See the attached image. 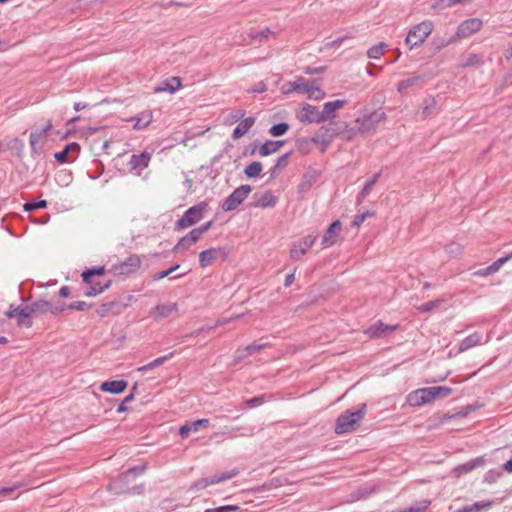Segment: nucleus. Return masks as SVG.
Segmentation results:
<instances>
[{"mask_svg": "<svg viewBox=\"0 0 512 512\" xmlns=\"http://www.w3.org/2000/svg\"><path fill=\"white\" fill-rule=\"evenodd\" d=\"M193 244H195L194 242H192V240L189 238V236L186 234L185 236L181 237L179 239V241L177 242V244L172 248V252L174 253H178L179 251H182V250H187L189 249Z\"/></svg>", "mask_w": 512, "mask_h": 512, "instance_id": "45", "label": "nucleus"}, {"mask_svg": "<svg viewBox=\"0 0 512 512\" xmlns=\"http://www.w3.org/2000/svg\"><path fill=\"white\" fill-rule=\"evenodd\" d=\"M207 208L208 203L206 201H202L188 208L176 221L175 230H183L198 223L203 218V213Z\"/></svg>", "mask_w": 512, "mask_h": 512, "instance_id": "4", "label": "nucleus"}, {"mask_svg": "<svg viewBox=\"0 0 512 512\" xmlns=\"http://www.w3.org/2000/svg\"><path fill=\"white\" fill-rule=\"evenodd\" d=\"M238 474H239V470L235 468V469H232L231 471L222 472L220 474H216L211 477L200 478L191 484L190 490L199 491V490L205 489L209 485H214V484H218L220 482L229 480V479L237 476Z\"/></svg>", "mask_w": 512, "mask_h": 512, "instance_id": "10", "label": "nucleus"}, {"mask_svg": "<svg viewBox=\"0 0 512 512\" xmlns=\"http://www.w3.org/2000/svg\"><path fill=\"white\" fill-rule=\"evenodd\" d=\"M381 173H375L369 180L366 181L364 184L362 190L359 192L357 196V202L360 203L366 196L369 195L370 191L372 190L373 186L377 183Z\"/></svg>", "mask_w": 512, "mask_h": 512, "instance_id": "34", "label": "nucleus"}, {"mask_svg": "<svg viewBox=\"0 0 512 512\" xmlns=\"http://www.w3.org/2000/svg\"><path fill=\"white\" fill-rule=\"evenodd\" d=\"M316 236L307 235L295 242L290 250V257L293 260H299L315 243Z\"/></svg>", "mask_w": 512, "mask_h": 512, "instance_id": "16", "label": "nucleus"}, {"mask_svg": "<svg viewBox=\"0 0 512 512\" xmlns=\"http://www.w3.org/2000/svg\"><path fill=\"white\" fill-rule=\"evenodd\" d=\"M452 392L453 389L447 386L420 388L408 394L407 402L412 407H419L436 398H445Z\"/></svg>", "mask_w": 512, "mask_h": 512, "instance_id": "2", "label": "nucleus"}, {"mask_svg": "<svg viewBox=\"0 0 512 512\" xmlns=\"http://www.w3.org/2000/svg\"><path fill=\"white\" fill-rule=\"evenodd\" d=\"M502 476V472L500 470L491 469L487 471L484 475V482L488 484L495 483Z\"/></svg>", "mask_w": 512, "mask_h": 512, "instance_id": "52", "label": "nucleus"}, {"mask_svg": "<svg viewBox=\"0 0 512 512\" xmlns=\"http://www.w3.org/2000/svg\"><path fill=\"white\" fill-rule=\"evenodd\" d=\"M179 268H180V264L175 263L174 265H172V266H171V267H169L168 269L155 273V274L152 276V279H153L154 281L161 280V279H163V278H165V277H168V276H169V275H171L173 272L177 271Z\"/></svg>", "mask_w": 512, "mask_h": 512, "instance_id": "50", "label": "nucleus"}, {"mask_svg": "<svg viewBox=\"0 0 512 512\" xmlns=\"http://www.w3.org/2000/svg\"><path fill=\"white\" fill-rule=\"evenodd\" d=\"M284 142V140H267L260 146L259 154L263 157L269 156L277 152L284 145Z\"/></svg>", "mask_w": 512, "mask_h": 512, "instance_id": "31", "label": "nucleus"}, {"mask_svg": "<svg viewBox=\"0 0 512 512\" xmlns=\"http://www.w3.org/2000/svg\"><path fill=\"white\" fill-rule=\"evenodd\" d=\"M105 272V266H93L87 268L81 273L82 281L86 284H92L93 277L102 276Z\"/></svg>", "mask_w": 512, "mask_h": 512, "instance_id": "32", "label": "nucleus"}, {"mask_svg": "<svg viewBox=\"0 0 512 512\" xmlns=\"http://www.w3.org/2000/svg\"><path fill=\"white\" fill-rule=\"evenodd\" d=\"M69 309L76 311H86L92 307V304L86 303L85 301H74L69 304Z\"/></svg>", "mask_w": 512, "mask_h": 512, "instance_id": "59", "label": "nucleus"}, {"mask_svg": "<svg viewBox=\"0 0 512 512\" xmlns=\"http://www.w3.org/2000/svg\"><path fill=\"white\" fill-rule=\"evenodd\" d=\"M342 223L340 220L331 222L322 237V245L329 247L336 243V236L340 232Z\"/></svg>", "mask_w": 512, "mask_h": 512, "instance_id": "22", "label": "nucleus"}, {"mask_svg": "<svg viewBox=\"0 0 512 512\" xmlns=\"http://www.w3.org/2000/svg\"><path fill=\"white\" fill-rule=\"evenodd\" d=\"M483 26V22L479 18H469L462 21L456 30L455 36L450 38L445 45L451 44L456 39L468 38L474 33L478 32Z\"/></svg>", "mask_w": 512, "mask_h": 512, "instance_id": "9", "label": "nucleus"}, {"mask_svg": "<svg viewBox=\"0 0 512 512\" xmlns=\"http://www.w3.org/2000/svg\"><path fill=\"white\" fill-rule=\"evenodd\" d=\"M266 401V396L262 394L245 400V404L249 407H256L264 404Z\"/></svg>", "mask_w": 512, "mask_h": 512, "instance_id": "56", "label": "nucleus"}, {"mask_svg": "<svg viewBox=\"0 0 512 512\" xmlns=\"http://www.w3.org/2000/svg\"><path fill=\"white\" fill-rule=\"evenodd\" d=\"M135 121L133 128L136 130H141L146 128L152 121V113L150 111L142 112L133 118Z\"/></svg>", "mask_w": 512, "mask_h": 512, "instance_id": "35", "label": "nucleus"}, {"mask_svg": "<svg viewBox=\"0 0 512 512\" xmlns=\"http://www.w3.org/2000/svg\"><path fill=\"white\" fill-rule=\"evenodd\" d=\"M297 119L301 123H324L323 115L316 106L304 103L301 106L300 112L297 114Z\"/></svg>", "mask_w": 512, "mask_h": 512, "instance_id": "13", "label": "nucleus"}, {"mask_svg": "<svg viewBox=\"0 0 512 512\" xmlns=\"http://www.w3.org/2000/svg\"><path fill=\"white\" fill-rule=\"evenodd\" d=\"M254 123H255V118L252 116L241 120L238 123V125L234 128V130L232 132V138L234 140H237V139H240L241 137H243L249 131V129L254 125Z\"/></svg>", "mask_w": 512, "mask_h": 512, "instance_id": "28", "label": "nucleus"}, {"mask_svg": "<svg viewBox=\"0 0 512 512\" xmlns=\"http://www.w3.org/2000/svg\"><path fill=\"white\" fill-rule=\"evenodd\" d=\"M321 176V172L312 168H309L301 178V182L298 185V193H307L313 185L318 181Z\"/></svg>", "mask_w": 512, "mask_h": 512, "instance_id": "18", "label": "nucleus"}, {"mask_svg": "<svg viewBox=\"0 0 512 512\" xmlns=\"http://www.w3.org/2000/svg\"><path fill=\"white\" fill-rule=\"evenodd\" d=\"M291 155H292V151H289V152L283 154L282 156H280L275 163L276 168H279L280 170L286 168L289 164V158Z\"/></svg>", "mask_w": 512, "mask_h": 512, "instance_id": "60", "label": "nucleus"}, {"mask_svg": "<svg viewBox=\"0 0 512 512\" xmlns=\"http://www.w3.org/2000/svg\"><path fill=\"white\" fill-rule=\"evenodd\" d=\"M53 128V124L51 120H48L46 125L43 126L41 129H37L35 131H32L30 134H35L36 140H40L42 137H44L49 131H51Z\"/></svg>", "mask_w": 512, "mask_h": 512, "instance_id": "55", "label": "nucleus"}, {"mask_svg": "<svg viewBox=\"0 0 512 512\" xmlns=\"http://www.w3.org/2000/svg\"><path fill=\"white\" fill-rule=\"evenodd\" d=\"M271 34H272V31L269 28H265L261 31L256 32L255 34H253L252 38L256 39L260 42H263V41H266Z\"/></svg>", "mask_w": 512, "mask_h": 512, "instance_id": "61", "label": "nucleus"}, {"mask_svg": "<svg viewBox=\"0 0 512 512\" xmlns=\"http://www.w3.org/2000/svg\"><path fill=\"white\" fill-rule=\"evenodd\" d=\"M282 94L287 95L292 92H296L299 94H305L308 92V87L306 86V79L302 76H299L295 79V81H289L283 84L280 88Z\"/></svg>", "mask_w": 512, "mask_h": 512, "instance_id": "19", "label": "nucleus"}, {"mask_svg": "<svg viewBox=\"0 0 512 512\" xmlns=\"http://www.w3.org/2000/svg\"><path fill=\"white\" fill-rule=\"evenodd\" d=\"M181 87V78L180 77H170L163 80L157 87H155V92H169L171 94L175 93Z\"/></svg>", "mask_w": 512, "mask_h": 512, "instance_id": "26", "label": "nucleus"}, {"mask_svg": "<svg viewBox=\"0 0 512 512\" xmlns=\"http://www.w3.org/2000/svg\"><path fill=\"white\" fill-rule=\"evenodd\" d=\"M399 328V324L394 325H388L383 323L381 320H378L371 326H369L364 333L370 338V339H380L385 338L388 335H390L392 332L397 330Z\"/></svg>", "mask_w": 512, "mask_h": 512, "instance_id": "12", "label": "nucleus"}, {"mask_svg": "<svg viewBox=\"0 0 512 512\" xmlns=\"http://www.w3.org/2000/svg\"><path fill=\"white\" fill-rule=\"evenodd\" d=\"M132 299V296H127L124 299H114L112 301H108L102 303L96 310V313L99 317L104 318L108 316H116L125 311V309L129 306V303Z\"/></svg>", "mask_w": 512, "mask_h": 512, "instance_id": "6", "label": "nucleus"}, {"mask_svg": "<svg viewBox=\"0 0 512 512\" xmlns=\"http://www.w3.org/2000/svg\"><path fill=\"white\" fill-rule=\"evenodd\" d=\"M47 206V200H31L24 203L23 208L26 212H32L37 209H45Z\"/></svg>", "mask_w": 512, "mask_h": 512, "instance_id": "44", "label": "nucleus"}, {"mask_svg": "<svg viewBox=\"0 0 512 512\" xmlns=\"http://www.w3.org/2000/svg\"><path fill=\"white\" fill-rule=\"evenodd\" d=\"M5 315L8 318H16L18 326L26 328H31L33 326V322L31 320L33 314L30 305H10L9 310L5 312Z\"/></svg>", "mask_w": 512, "mask_h": 512, "instance_id": "11", "label": "nucleus"}, {"mask_svg": "<svg viewBox=\"0 0 512 512\" xmlns=\"http://www.w3.org/2000/svg\"><path fill=\"white\" fill-rule=\"evenodd\" d=\"M80 151V144L77 142H71L66 144L61 151L55 152L54 158L60 164L73 162L78 157Z\"/></svg>", "mask_w": 512, "mask_h": 512, "instance_id": "14", "label": "nucleus"}, {"mask_svg": "<svg viewBox=\"0 0 512 512\" xmlns=\"http://www.w3.org/2000/svg\"><path fill=\"white\" fill-rule=\"evenodd\" d=\"M333 123H330L328 125H324L320 128L321 135H317L311 139L314 143L322 142L325 147L329 144L330 139L337 135L333 128Z\"/></svg>", "mask_w": 512, "mask_h": 512, "instance_id": "29", "label": "nucleus"}, {"mask_svg": "<svg viewBox=\"0 0 512 512\" xmlns=\"http://www.w3.org/2000/svg\"><path fill=\"white\" fill-rule=\"evenodd\" d=\"M422 79L423 77L421 75H414L406 78L398 83L397 91L399 93H404L408 88L419 85Z\"/></svg>", "mask_w": 512, "mask_h": 512, "instance_id": "36", "label": "nucleus"}, {"mask_svg": "<svg viewBox=\"0 0 512 512\" xmlns=\"http://www.w3.org/2000/svg\"><path fill=\"white\" fill-rule=\"evenodd\" d=\"M267 346L266 343H257V342H254L252 344H249L247 345L245 348H246V352L249 354V356L253 355L254 353L262 350L263 348H265Z\"/></svg>", "mask_w": 512, "mask_h": 512, "instance_id": "62", "label": "nucleus"}, {"mask_svg": "<svg viewBox=\"0 0 512 512\" xmlns=\"http://www.w3.org/2000/svg\"><path fill=\"white\" fill-rule=\"evenodd\" d=\"M434 28L433 22L425 20L415 26H413L405 39V44L409 46V49L420 46L432 33Z\"/></svg>", "mask_w": 512, "mask_h": 512, "instance_id": "3", "label": "nucleus"}, {"mask_svg": "<svg viewBox=\"0 0 512 512\" xmlns=\"http://www.w3.org/2000/svg\"><path fill=\"white\" fill-rule=\"evenodd\" d=\"M296 145H297V149L301 153L306 154L309 152L310 141L308 139H306V138L299 139V140H297Z\"/></svg>", "mask_w": 512, "mask_h": 512, "instance_id": "64", "label": "nucleus"}, {"mask_svg": "<svg viewBox=\"0 0 512 512\" xmlns=\"http://www.w3.org/2000/svg\"><path fill=\"white\" fill-rule=\"evenodd\" d=\"M174 354H175V352H171V353H169L167 355L160 356V357L154 359L153 361L149 362L148 364L139 367L138 371L146 372L148 370H151V369H154L156 367H159L162 364H164L167 360L171 359L174 356Z\"/></svg>", "mask_w": 512, "mask_h": 512, "instance_id": "38", "label": "nucleus"}, {"mask_svg": "<svg viewBox=\"0 0 512 512\" xmlns=\"http://www.w3.org/2000/svg\"><path fill=\"white\" fill-rule=\"evenodd\" d=\"M190 425H191L192 431L197 432L201 428L209 427L210 421H209V419L203 418V419H198V420L191 422Z\"/></svg>", "mask_w": 512, "mask_h": 512, "instance_id": "58", "label": "nucleus"}, {"mask_svg": "<svg viewBox=\"0 0 512 512\" xmlns=\"http://www.w3.org/2000/svg\"><path fill=\"white\" fill-rule=\"evenodd\" d=\"M157 312L155 320L167 318L178 312L177 303H159L153 308Z\"/></svg>", "mask_w": 512, "mask_h": 512, "instance_id": "27", "label": "nucleus"}, {"mask_svg": "<svg viewBox=\"0 0 512 512\" xmlns=\"http://www.w3.org/2000/svg\"><path fill=\"white\" fill-rule=\"evenodd\" d=\"M240 509L238 505H223L216 508H208L204 512H237Z\"/></svg>", "mask_w": 512, "mask_h": 512, "instance_id": "53", "label": "nucleus"}, {"mask_svg": "<svg viewBox=\"0 0 512 512\" xmlns=\"http://www.w3.org/2000/svg\"><path fill=\"white\" fill-rule=\"evenodd\" d=\"M456 4H461L460 0H437L434 4H433V8L434 9H446V8H449V7H452Z\"/></svg>", "mask_w": 512, "mask_h": 512, "instance_id": "54", "label": "nucleus"}, {"mask_svg": "<svg viewBox=\"0 0 512 512\" xmlns=\"http://www.w3.org/2000/svg\"><path fill=\"white\" fill-rule=\"evenodd\" d=\"M484 464H485V459H484V457L481 456V457L474 458L462 465H459L458 467L455 468V471L459 474L468 473V472L474 470L475 468L480 467Z\"/></svg>", "mask_w": 512, "mask_h": 512, "instance_id": "33", "label": "nucleus"}, {"mask_svg": "<svg viewBox=\"0 0 512 512\" xmlns=\"http://www.w3.org/2000/svg\"><path fill=\"white\" fill-rule=\"evenodd\" d=\"M151 157L152 154L147 151H143L139 154H133L128 162L130 171H142L143 169L147 168L150 163Z\"/></svg>", "mask_w": 512, "mask_h": 512, "instance_id": "20", "label": "nucleus"}, {"mask_svg": "<svg viewBox=\"0 0 512 512\" xmlns=\"http://www.w3.org/2000/svg\"><path fill=\"white\" fill-rule=\"evenodd\" d=\"M142 264L141 256L131 254L124 261L113 264L110 272L116 276H126L137 272Z\"/></svg>", "mask_w": 512, "mask_h": 512, "instance_id": "7", "label": "nucleus"}, {"mask_svg": "<svg viewBox=\"0 0 512 512\" xmlns=\"http://www.w3.org/2000/svg\"><path fill=\"white\" fill-rule=\"evenodd\" d=\"M245 113H246L245 110H242V109L231 111V113L229 115L230 123H236V122L240 121L244 117Z\"/></svg>", "mask_w": 512, "mask_h": 512, "instance_id": "63", "label": "nucleus"}, {"mask_svg": "<svg viewBox=\"0 0 512 512\" xmlns=\"http://www.w3.org/2000/svg\"><path fill=\"white\" fill-rule=\"evenodd\" d=\"M32 314H45L50 312L51 302L47 300H37L30 304Z\"/></svg>", "mask_w": 512, "mask_h": 512, "instance_id": "39", "label": "nucleus"}, {"mask_svg": "<svg viewBox=\"0 0 512 512\" xmlns=\"http://www.w3.org/2000/svg\"><path fill=\"white\" fill-rule=\"evenodd\" d=\"M482 335L479 332H474L467 337H465L460 343L458 347L459 352H464L474 346L481 344Z\"/></svg>", "mask_w": 512, "mask_h": 512, "instance_id": "30", "label": "nucleus"}, {"mask_svg": "<svg viewBox=\"0 0 512 512\" xmlns=\"http://www.w3.org/2000/svg\"><path fill=\"white\" fill-rule=\"evenodd\" d=\"M128 382L124 379L108 380L101 383L99 389L110 394H120L126 390Z\"/></svg>", "mask_w": 512, "mask_h": 512, "instance_id": "23", "label": "nucleus"}, {"mask_svg": "<svg viewBox=\"0 0 512 512\" xmlns=\"http://www.w3.org/2000/svg\"><path fill=\"white\" fill-rule=\"evenodd\" d=\"M146 470V465H138L129 468L127 471L121 473L114 481L118 484H129L131 479L143 474Z\"/></svg>", "mask_w": 512, "mask_h": 512, "instance_id": "25", "label": "nucleus"}, {"mask_svg": "<svg viewBox=\"0 0 512 512\" xmlns=\"http://www.w3.org/2000/svg\"><path fill=\"white\" fill-rule=\"evenodd\" d=\"M289 128L290 126L287 122H279L270 127L269 134L273 137H279L286 134Z\"/></svg>", "mask_w": 512, "mask_h": 512, "instance_id": "43", "label": "nucleus"}, {"mask_svg": "<svg viewBox=\"0 0 512 512\" xmlns=\"http://www.w3.org/2000/svg\"><path fill=\"white\" fill-rule=\"evenodd\" d=\"M110 489L114 491L115 494H124V495H141L145 490V483H141L135 486H128V484H118L116 485L115 481L110 484Z\"/></svg>", "mask_w": 512, "mask_h": 512, "instance_id": "21", "label": "nucleus"}, {"mask_svg": "<svg viewBox=\"0 0 512 512\" xmlns=\"http://www.w3.org/2000/svg\"><path fill=\"white\" fill-rule=\"evenodd\" d=\"M386 113L381 110H373L369 113H364L362 116L356 119L358 124V131L361 133H369L374 131L380 122L386 119Z\"/></svg>", "mask_w": 512, "mask_h": 512, "instance_id": "5", "label": "nucleus"}, {"mask_svg": "<svg viewBox=\"0 0 512 512\" xmlns=\"http://www.w3.org/2000/svg\"><path fill=\"white\" fill-rule=\"evenodd\" d=\"M483 63H484L483 54L471 53L465 57V59L463 60V62L460 65V67L468 68V67H474V66H481Z\"/></svg>", "mask_w": 512, "mask_h": 512, "instance_id": "37", "label": "nucleus"}, {"mask_svg": "<svg viewBox=\"0 0 512 512\" xmlns=\"http://www.w3.org/2000/svg\"><path fill=\"white\" fill-rule=\"evenodd\" d=\"M262 171V164L258 161H253L244 168V174L247 178H256Z\"/></svg>", "mask_w": 512, "mask_h": 512, "instance_id": "41", "label": "nucleus"}, {"mask_svg": "<svg viewBox=\"0 0 512 512\" xmlns=\"http://www.w3.org/2000/svg\"><path fill=\"white\" fill-rule=\"evenodd\" d=\"M218 258L223 260L226 258L225 248H208L199 253V265L201 268H206L212 265Z\"/></svg>", "mask_w": 512, "mask_h": 512, "instance_id": "15", "label": "nucleus"}, {"mask_svg": "<svg viewBox=\"0 0 512 512\" xmlns=\"http://www.w3.org/2000/svg\"><path fill=\"white\" fill-rule=\"evenodd\" d=\"M90 287L84 292V295L86 297H93V296H97L101 293H103V288L101 287V283L99 282H94L92 280V284H89Z\"/></svg>", "mask_w": 512, "mask_h": 512, "instance_id": "51", "label": "nucleus"}, {"mask_svg": "<svg viewBox=\"0 0 512 512\" xmlns=\"http://www.w3.org/2000/svg\"><path fill=\"white\" fill-rule=\"evenodd\" d=\"M24 142L19 138H13L8 144L7 148L12 150L18 158L23 157L24 153Z\"/></svg>", "mask_w": 512, "mask_h": 512, "instance_id": "42", "label": "nucleus"}, {"mask_svg": "<svg viewBox=\"0 0 512 512\" xmlns=\"http://www.w3.org/2000/svg\"><path fill=\"white\" fill-rule=\"evenodd\" d=\"M252 187L244 184L236 188L222 203L221 208L224 212L233 211L248 197Z\"/></svg>", "mask_w": 512, "mask_h": 512, "instance_id": "8", "label": "nucleus"}, {"mask_svg": "<svg viewBox=\"0 0 512 512\" xmlns=\"http://www.w3.org/2000/svg\"><path fill=\"white\" fill-rule=\"evenodd\" d=\"M253 199L254 201L251 202L249 206L254 208H273L277 204V197L274 196L270 190L262 194L255 193Z\"/></svg>", "mask_w": 512, "mask_h": 512, "instance_id": "17", "label": "nucleus"}, {"mask_svg": "<svg viewBox=\"0 0 512 512\" xmlns=\"http://www.w3.org/2000/svg\"><path fill=\"white\" fill-rule=\"evenodd\" d=\"M73 180V173L71 170L62 169L59 170L55 175V181L60 186H68Z\"/></svg>", "mask_w": 512, "mask_h": 512, "instance_id": "40", "label": "nucleus"}, {"mask_svg": "<svg viewBox=\"0 0 512 512\" xmlns=\"http://www.w3.org/2000/svg\"><path fill=\"white\" fill-rule=\"evenodd\" d=\"M348 103L346 99H337L335 101H329L324 103L321 115H323L324 122L335 117V113L338 109L344 107Z\"/></svg>", "mask_w": 512, "mask_h": 512, "instance_id": "24", "label": "nucleus"}, {"mask_svg": "<svg viewBox=\"0 0 512 512\" xmlns=\"http://www.w3.org/2000/svg\"><path fill=\"white\" fill-rule=\"evenodd\" d=\"M386 46L387 45L384 42H380L377 45L372 46L371 48L368 49L367 56L369 58H371V59H378V58H380L381 55L383 54V49Z\"/></svg>", "mask_w": 512, "mask_h": 512, "instance_id": "47", "label": "nucleus"}, {"mask_svg": "<svg viewBox=\"0 0 512 512\" xmlns=\"http://www.w3.org/2000/svg\"><path fill=\"white\" fill-rule=\"evenodd\" d=\"M442 302H443V300H441V299L428 301V302H425V303L421 304L420 306H418L417 309L421 313H430L434 309L438 308Z\"/></svg>", "mask_w": 512, "mask_h": 512, "instance_id": "46", "label": "nucleus"}, {"mask_svg": "<svg viewBox=\"0 0 512 512\" xmlns=\"http://www.w3.org/2000/svg\"><path fill=\"white\" fill-rule=\"evenodd\" d=\"M367 412L366 403L359 404L356 410H346L341 413L336 421L334 431L338 435L355 431L361 424Z\"/></svg>", "mask_w": 512, "mask_h": 512, "instance_id": "1", "label": "nucleus"}, {"mask_svg": "<svg viewBox=\"0 0 512 512\" xmlns=\"http://www.w3.org/2000/svg\"><path fill=\"white\" fill-rule=\"evenodd\" d=\"M133 400H134V392H130L127 396H125L123 401L118 405V407L116 408V412L124 413V412L128 411V407L126 405H127V403H130Z\"/></svg>", "mask_w": 512, "mask_h": 512, "instance_id": "57", "label": "nucleus"}, {"mask_svg": "<svg viewBox=\"0 0 512 512\" xmlns=\"http://www.w3.org/2000/svg\"><path fill=\"white\" fill-rule=\"evenodd\" d=\"M494 502L492 500L478 501L469 506L470 512H480L485 509H489L493 506Z\"/></svg>", "mask_w": 512, "mask_h": 512, "instance_id": "48", "label": "nucleus"}, {"mask_svg": "<svg viewBox=\"0 0 512 512\" xmlns=\"http://www.w3.org/2000/svg\"><path fill=\"white\" fill-rule=\"evenodd\" d=\"M305 94L308 95V98L314 101H320L325 97V91L320 87H308V92Z\"/></svg>", "mask_w": 512, "mask_h": 512, "instance_id": "49", "label": "nucleus"}]
</instances>
